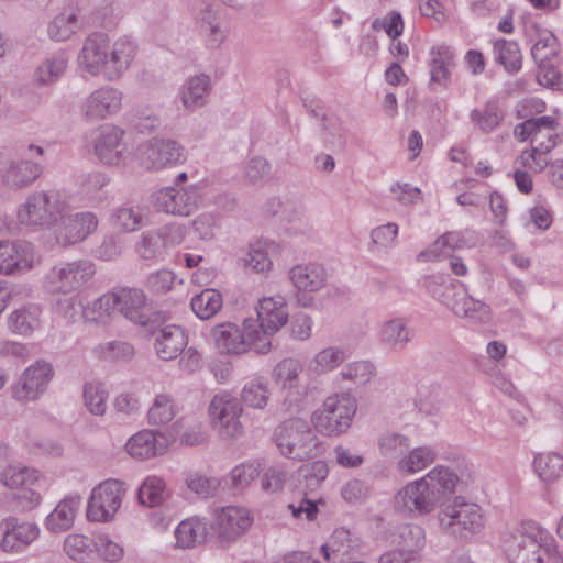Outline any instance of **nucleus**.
<instances>
[{
    "mask_svg": "<svg viewBox=\"0 0 563 563\" xmlns=\"http://www.w3.org/2000/svg\"><path fill=\"white\" fill-rule=\"evenodd\" d=\"M54 376L53 366L44 361L24 369L19 380L11 387L12 396L19 401L37 400L47 389Z\"/></svg>",
    "mask_w": 563,
    "mask_h": 563,
    "instance_id": "a211bd4d",
    "label": "nucleus"
},
{
    "mask_svg": "<svg viewBox=\"0 0 563 563\" xmlns=\"http://www.w3.org/2000/svg\"><path fill=\"white\" fill-rule=\"evenodd\" d=\"M440 528L449 536L468 539L484 528V515L481 507L456 496L452 501L441 503L438 512Z\"/></svg>",
    "mask_w": 563,
    "mask_h": 563,
    "instance_id": "423d86ee",
    "label": "nucleus"
},
{
    "mask_svg": "<svg viewBox=\"0 0 563 563\" xmlns=\"http://www.w3.org/2000/svg\"><path fill=\"white\" fill-rule=\"evenodd\" d=\"M470 118L481 131L489 133L499 125L504 112L497 101H487L483 107L473 109Z\"/></svg>",
    "mask_w": 563,
    "mask_h": 563,
    "instance_id": "de8ad7c7",
    "label": "nucleus"
},
{
    "mask_svg": "<svg viewBox=\"0 0 563 563\" xmlns=\"http://www.w3.org/2000/svg\"><path fill=\"white\" fill-rule=\"evenodd\" d=\"M241 413L239 400L227 393L216 395L209 406L211 423L222 438L233 439L242 434Z\"/></svg>",
    "mask_w": 563,
    "mask_h": 563,
    "instance_id": "2eb2a0df",
    "label": "nucleus"
},
{
    "mask_svg": "<svg viewBox=\"0 0 563 563\" xmlns=\"http://www.w3.org/2000/svg\"><path fill=\"white\" fill-rule=\"evenodd\" d=\"M256 331L271 340L288 321V310L282 298L268 297L258 301L256 307Z\"/></svg>",
    "mask_w": 563,
    "mask_h": 563,
    "instance_id": "b1692460",
    "label": "nucleus"
},
{
    "mask_svg": "<svg viewBox=\"0 0 563 563\" xmlns=\"http://www.w3.org/2000/svg\"><path fill=\"white\" fill-rule=\"evenodd\" d=\"M211 90L210 78L205 74L190 77L185 82L181 90V102L188 110L200 108L207 102V97Z\"/></svg>",
    "mask_w": 563,
    "mask_h": 563,
    "instance_id": "4c0bfd02",
    "label": "nucleus"
},
{
    "mask_svg": "<svg viewBox=\"0 0 563 563\" xmlns=\"http://www.w3.org/2000/svg\"><path fill=\"white\" fill-rule=\"evenodd\" d=\"M136 55V44L128 36L110 45L106 33L93 32L84 41L78 54L80 69L107 81H117L130 68Z\"/></svg>",
    "mask_w": 563,
    "mask_h": 563,
    "instance_id": "f257e3e1",
    "label": "nucleus"
},
{
    "mask_svg": "<svg viewBox=\"0 0 563 563\" xmlns=\"http://www.w3.org/2000/svg\"><path fill=\"white\" fill-rule=\"evenodd\" d=\"M299 473L305 481L306 487L309 490H314L327 478L329 468L324 461L318 460L302 465L299 468Z\"/></svg>",
    "mask_w": 563,
    "mask_h": 563,
    "instance_id": "69168bd1",
    "label": "nucleus"
},
{
    "mask_svg": "<svg viewBox=\"0 0 563 563\" xmlns=\"http://www.w3.org/2000/svg\"><path fill=\"white\" fill-rule=\"evenodd\" d=\"M288 478V471L284 465H273L263 473L261 484L265 492L275 493L283 489Z\"/></svg>",
    "mask_w": 563,
    "mask_h": 563,
    "instance_id": "774afa93",
    "label": "nucleus"
},
{
    "mask_svg": "<svg viewBox=\"0 0 563 563\" xmlns=\"http://www.w3.org/2000/svg\"><path fill=\"white\" fill-rule=\"evenodd\" d=\"M531 30L538 33V40L531 47V55L541 71L545 74L547 68H552L558 64V40L553 33L549 31L544 30L539 32L536 24H531Z\"/></svg>",
    "mask_w": 563,
    "mask_h": 563,
    "instance_id": "f704fd0d",
    "label": "nucleus"
},
{
    "mask_svg": "<svg viewBox=\"0 0 563 563\" xmlns=\"http://www.w3.org/2000/svg\"><path fill=\"white\" fill-rule=\"evenodd\" d=\"M80 504L81 497L79 495L75 494L66 496L46 517V529L54 533L64 532L70 529L74 525Z\"/></svg>",
    "mask_w": 563,
    "mask_h": 563,
    "instance_id": "2f4dec72",
    "label": "nucleus"
},
{
    "mask_svg": "<svg viewBox=\"0 0 563 563\" xmlns=\"http://www.w3.org/2000/svg\"><path fill=\"white\" fill-rule=\"evenodd\" d=\"M187 487L201 498L213 496L219 487V482L213 477H206L200 474H190L186 478Z\"/></svg>",
    "mask_w": 563,
    "mask_h": 563,
    "instance_id": "338daca9",
    "label": "nucleus"
},
{
    "mask_svg": "<svg viewBox=\"0 0 563 563\" xmlns=\"http://www.w3.org/2000/svg\"><path fill=\"white\" fill-rule=\"evenodd\" d=\"M422 285L432 298L449 309L455 297H457L460 289L464 287L463 283L442 274L426 276L422 280Z\"/></svg>",
    "mask_w": 563,
    "mask_h": 563,
    "instance_id": "72a5a7b5",
    "label": "nucleus"
},
{
    "mask_svg": "<svg viewBox=\"0 0 563 563\" xmlns=\"http://www.w3.org/2000/svg\"><path fill=\"white\" fill-rule=\"evenodd\" d=\"M510 563H563L554 538L533 521H525L507 541Z\"/></svg>",
    "mask_w": 563,
    "mask_h": 563,
    "instance_id": "7ed1b4c3",
    "label": "nucleus"
},
{
    "mask_svg": "<svg viewBox=\"0 0 563 563\" xmlns=\"http://www.w3.org/2000/svg\"><path fill=\"white\" fill-rule=\"evenodd\" d=\"M558 126L555 119L543 115L517 124L514 134L521 142L530 139L533 151L547 155L556 146Z\"/></svg>",
    "mask_w": 563,
    "mask_h": 563,
    "instance_id": "ddd939ff",
    "label": "nucleus"
},
{
    "mask_svg": "<svg viewBox=\"0 0 563 563\" xmlns=\"http://www.w3.org/2000/svg\"><path fill=\"white\" fill-rule=\"evenodd\" d=\"M257 321L253 318L244 319L242 329L233 322H224L211 329L214 345L221 354L241 355L249 351L257 354H267L272 350V341L256 331Z\"/></svg>",
    "mask_w": 563,
    "mask_h": 563,
    "instance_id": "20e7f679",
    "label": "nucleus"
},
{
    "mask_svg": "<svg viewBox=\"0 0 563 563\" xmlns=\"http://www.w3.org/2000/svg\"><path fill=\"white\" fill-rule=\"evenodd\" d=\"M374 372L375 366L369 361H355L346 364L340 372V376L355 385H365L371 380Z\"/></svg>",
    "mask_w": 563,
    "mask_h": 563,
    "instance_id": "e2e57ef3",
    "label": "nucleus"
},
{
    "mask_svg": "<svg viewBox=\"0 0 563 563\" xmlns=\"http://www.w3.org/2000/svg\"><path fill=\"white\" fill-rule=\"evenodd\" d=\"M415 330L404 318L385 321L379 330L380 343L390 351L400 352L413 340Z\"/></svg>",
    "mask_w": 563,
    "mask_h": 563,
    "instance_id": "7c9ffc66",
    "label": "nucleus"
},
{
    "mask_svg": "<svg viewBox=\"0 0 563 563\" xmlns=\"http://www.w3.org/2000/svg\"><path fill=\"white\" fill-rule=\"evenodd\" d=\"M134 347L125 341H110L100 343L93 347V354L98 358L110 362H128L134 356Z\"/></svg>",
    "mask_w": 563,
    "mask_h": 563,
    "instance_id": "603ef678",
    "label": "nucleus"
},
{
    "mask_svg": "<svg viewBox=\"0 0 563 563\" xmlns=\"http://www.w3.org/2000/svg\"><path fill=\"white\" fill-rule=\"evenodd\" d=\"M43 173V166L30 159L11 161L1 174L3 187L19 191L30 187Z\"/></svg>",
    "mask_w": 563,
    "mask_h": 563,
    "instance_id": "a878e982",
    "label": "nucleus"
},
{
    "mask_svg": "<svg viewBox=\"0 0 563 563\" xmlns=\"http://www.w3.org/2000/svg\"><path fill=\"white\" fill-rule=\"evenodd\" d=\"M142 210L139 206L123 205L115 209L111 216L112 225L124 233L139 230L142 225Z\"/></svg>",
    "mask_w": 563,
    "mask_h": 563,
    "instance_id": "3c124183",
    "label": "nucleus"
},
{
    "mask_svg": "<svg viewBox=\"0 0 563 563\" xmlns=\"http://www.w3.org/2000/svg\"><path fill=\"white\" fill-rule=\"evenodd\" d=\"M201 199V192L197 185L179 189L165 187L152 196V202L156 210L178 217H188L194 213L199 208Z\"/></svg>",
    "mask_w": 563,
    "mask_h": 563,
    "instance_id": "9d476101",
    "label": "nucleus"
},
{
    "mask_svg": "<svg viewBox=\"0 0 563 563\" xmlns=\"http://www.w3.org/2000/svg\"><path fill=\"white\" fill-rule=\"evenodd\" d=\"M86 24L79 2H70L48 24L47 34L51 40L63 42L69 40Z\"/></svg>",
    "mask_w": 563,
    "mask_h": 563,
    "instance_id": "393cba45",
    "label": "nucleus"
},
{
    "mask_svg": "<svg viewBox=\"0 0 563 563\" xmlns=\"http://www.w3.org/2000/svg\"><path fill=\"white\" fill-rule=\"evenodd\" d=\"M450 310L455 316L474 322H487L490 318L489 306L470 296L465 287L460 289V292L451 305Z\"/></svg>",
    "mask_w": 563,
    "mask_h": 563,
    "instance_id": "c9c22d12",
    "label": "nucleus"
},
{
    "mask_svg": "<svg viewBox=\"0 0 563 563\" xmlns=\"http://www.w3.org/2000/svg\"><path fill=\"white\" fill-rule=\"evenodd\" d=\"M108 391L100 382H89L84 387V400L88 410L95 416H102L107 410Z\"/></svg>",
    "mask_w": 563,
    "mask_h": 563,
    "instance_id": "4d7b16f0",
    "label": "nucleus"
},
{
    "mask_svg": "<svg viewBox=\"0 0 563 563\" xmlns=\"http://www.w3.org/2000/svg\"><path fill=\"white\" fill-rule=\"evenodd\" d=\"M494 56L509 73H516L521 68L522 56L519 46L514 41L505 38L494 43Z\"/></svg>",
    "mask_w": 563,
    "mask_h": 563,
    "instance_id": "09e8293b",
    "label": "nucleus"
},
{
    "mask_svg": "<svg viewBox=\"0 0 563 563\" xmlns=\"http://www.w3.org/2000/svg\"><path fill=\"white\" fill-rule=\"evenodd\" d=\"M398 548L406 553L417 555V552L424 547L426 536L422 527L406 523L398 528Z\"/></svg>",
    "mask_w": 563,
    "mask_h": 563,
    "instance_id": "5fc2aeb1",
    "label": "nucleus"
},
{
    "mask_svg": "<svg viewBox=\"0 0 563 563\" xmlns=\"http://www.w3.org/2000/svg\"><path fill=\"white\" fill-rule=\"evenodd\" d=\"M175 417V406L172 397L167 394H159L155 397L148 409V422L151 424H165Z\"/></svg>",
    "mask_w": 563,
    "mask_h": 563,
    "instance_id": "680f3d73",
    "label": "nucleus"
},
{
    "mask_svg": "<svg viewBox=\"0 0 563 563\" xmlns=\"http://www.w3.org/2000/svg\"><path fill=\"white\" fill-rule=\"evenodd\" d=\"M156 355L163 361L175 360L188 344L185 330L175 324H168L153 332Z\"/></svg>",
    "mask_w": 563,
    "mask_h": 563,
    "instance_id": "bb28decb",
    "label": "nucleus"
},
{
    "mask_svg": "<svg viewBox=\"0 0 563 563\" xmlns=\"http://www.w3.org/2000/svg\"><path fill=\"white\" fill-rule=\"evenodd\" d=\"M288 277L299 291L314 292L327 284V271L319 263L297 264L289 269Z\"/></svg>",
    "mask_w": 563,
    "mask_h": 563,
    "instance_id": "cd10ccee",
    "label": "nucleus"
},
{
    "mask_svg": "<svg viewBox=\"0 0 563 563\" xmlns=\"http://www.w3.org/2000/svg\"><path fill=\"white\" fill-rule=\"evenodd\" d=\"M35 263V251L25 241H0V273L12 275L31 269Z\"/></svg>",
    "mask_w": 563,
    "mask_h": 563,
    "instance_id": "412c9836",
    "label": "nucleus"
},
{
    "mask_svg": "<svg viewBox=\"0 0 563 563\" xmlns=\"http://www.w3.org/2000/svg\"><path fill=\"white\" fill-rule=\"evenodd\" d=\"M397 462V468L404 474H413L428 467L435 459L430 446H418L407 452Z\"/></svg>",
    "mask_w": 563,
    "mask_h": 563,
    "instance_id": "49530a36",
    "label": "nucleus"
},
{
    "mask_svg": "<svg viewBox=\"0 0 563 563\" xmlns=\"http://www.w3.org/2000/svg\"><path fill=\"white\" fill-rule=\"evenodd\" d=\"M363 541L356 531L345 527L336 528L321 547L328 563H343L361 551Z\"/></svg>",
    "mask_w": 563,
    "mask_h": 563,
    "instance_id": "aec40b11",
    "label": "nucleus"
},
{
    "mask_svg": "<svg viewBox=\"0 0 563 563\" xmlns=\"http://www.w3.org/2000/svg\"><path fill=\"white\" fill-rule=\"evenodd\" d=\"M223 298L216 289L207 288L192 297L190 301L194 313L201 320H208L216 316L222 308Z\"/></svg>",
    "mask_w": 563,
    "mask_h": 563,
    "instance_id": "c03bdc74",
    "label": "nucleus"
},
{
    "mask_svg": "<svg viewBox=\"0 0 563 563\" xmlns=\"http://www.w3.org/2000/svg\"><path fill=\"white\" fill-rule=\"evenodd\" d=\"M197 23L200 33L207 38L210 47H219L228 36V29L222 16L211 7L200 11Z\"/></svg>",
    "mask_w": 563,
    "mask_h": 563,
    "instance_id": "e433bc0d",
    "label": "nucleus"
},
{
    "mask_svg": "<svg viewBox=\"0 0 563 563\" xmlns=\"http://www.w3.org/2000/svg\"><path fill=\"white\" fill-rule=\"evenodd\" d=\"M533 468L544 483H553L563 475V456L554 453H540L534 456Z\"/></svg>",
    "mask_w": 563,
    "mask_h": 563,
    "instance_id": "a18cd8bd",
    "label": "nucleus"
},
{
    "mask_svg": "<svg viewBox=\"0 0 563 563\" xmlns=\"http://www.w3.org/2000/svg\"><path fill=\"white\" fill-rule=\"evenodd\" d=\"M64 210V202L55 190H41L30 194L18 208L16 217L21 224L44 227L56 222Z\"/></svg>",
    "mask_w": 563,
    "mask_h": 563,
    "instance_id": "1a4fd4ad",
    "label": "nucleus"
},
{
    "mask_svg": "<svg viewBox=\"0 0 563 563\" xmlns=\"http://www.w3.org/2000/svg\"><path fill=\"white\" fill-rule=\"evenodd\" d=\"M140 158L146 169L158 170L183 164L186 153L175 140L153 137L141 146Z\"/></svg>",
    "mask_w": 563,
    "mask_h": 563,
    "instance_id": "4468645a",
    "label": "nucleus"
},
{
    "mask_svg": "<svg viewBox=\"0 0 563 563\" xmlns=\"http://www.w3.org/2000/svg\"><path fill=\"white\" fill-rule=\"evenodd\" d=\"M124 131L112 124L99 128L95 139V153L106 165H119L125 159L126 146L122 142Z\"/></svg>",
    "mask_w": 563,
    "mask_h": 563,
    "instance_id": "4be33fe9",
    "label": "nucleus"
},
{
    "mask_svg": "<svg viewBox=\"0 0 563 563\" xmlns=\"http://www.w3.org/2000/svg\"><path fill=\"white\" fill-rule=\"evenodd\" d=\"M302 369L303 366L299 360L286 357L274 366L272 378L283 389L291 390L298 387Z\"/></svg>",
    "mask_w": 563,
    "mask_h": 563,
    "instance_id": "a19ab883",
    "label": "nucleus"
},
{
    "mask_svg": "<svg viewBox=\"0 0 563 563\" xmlns=\"http://www.w3.org/2000/svg\"><path fill=\"white\" fill-rule=\"evenodd\" d=\"M125 485L109 478L92 489L88 501L87 517L91 521H109L121 506Z\"/></svg>",
    "mask_w": 563,
    "mask_h": 563,
    "instance_id": "9b49d317",
    "label": "nucleus"
},
{
    "mask_svg": "<svg viewBox=\"0 0 563 563\" xmlns=\"http://www.w3.org/2000/svg\"><path fill=\"white\" fill-rule=\"evenodd\" d=\"M261 473V464L256 461L241 463L233 467L228 475L234 490L245 489Z\"/></svg>",
    "mask_w": 563,
    "mask_h": 563,
    "instance_id": "bf43d9fd",
    "label": "nucleus"
},
{
    "mask_svg": "<svg viewBox=\"0 0 563 563\" xmlns=\"http://www.w3.org/2000/svg\"><path fill=\"white\" fill-rule=\"evenodd\" d=\"M430 86L445 87L455 67V53L451 46L441 44L430 51Z\"/></svg>",
    "mask_w": 563,
    "mask_h": 563,
    "instance_id": "c756f323",
    "label": "nucleus"
},
{
    "mask_svg": "<svg viewBox=\"0 0 563 563\" xmlns=\"http://www.w3.org/2000/svg\"><path fill=\"white\" fill-rule=\"evenodd\" d=\"M41 309L35 305L23 306L10 313L8 327L11 332L29 335L40 327Z\"/></svg>",
    "mask_w": 563,
    "mask_h": 563,
    "instance_id": "ea45409f",
    "label": "nucleus"
},
{
    "mask_svg": "<svg viewBox=\"0 0 563 563\" xmlns=\"http://www.w3.org/2000/svg\"><path fill=\"white\" fill-rule=\"evenodd\" d=\"M98 227L97 216L90 211L77 212L63 219L55 229L56 242L62 246H68L85 240Z\"/></svg>",
    "mask_w": 563,
    "mask_h": 563,
    "instance_id": "5701e85b",
    "label": "nucleus"
},
{
    "mask_svg": "<svg viewBox=\"0 0 563 563\" xmlns=\"http://www.w3.org/2000/svg\"><path fill=\"white\" fill-rule=\"evenodd\" d=\"M428 487L422 478L407 484L394 497L395 510L413 518L431 514L440 503Z\"/></svg>",
    "mask_w": 563,
    "mask_h": 563,
    "instance_id": "f8f14e48",
    "label": "nucleus"
},
{
    "mask_svg": "<svg viewBox=\"0 0 563 563\" xmlns=\"http://www.w3.org/2000/svg\"><path fill=\"white\" fill-rule=\"evenodd\" d=\"M379 451L386 459H401L410 449V440L400 433H386L379 438Z\"/></svg>",
    "mask_w": 563,
    "mask_h": 563,
    "instance_id": "13d9d810",
    "label": "nucleus"
},
{
    "mask_svg": "<svg viewBox=\"0 0 563 563\" xmlns=\"http://www.w3.org/2000/svg\"><path fill=\"white\" fill-rule=\"evenodd\" d=\"M123 92L112 86H102L89 93L80 104L86 121L97 122L111 118L122 109Z\"/></svg>",
    "mask_w": 563,
    "mask_h": 563,
    "instance_id": "f3484780",
    "label": "nucleus"
},
{
    "mask_svg": "<svg viewBox=\"0 0 563 563\" xmlns=\"http://www.w3.org/2000/svg\"><path fill=\"white\" fill-rule=\"evenodd\" d=\"M284 218L290 223L286 228L288 235H306L311 231V225L306 216V208L301 199L288 200L283 208Z\"/></svg>",
    "mask_w": 563,
    "mask_h": 563,
    "instance_id": "37998d69",
    "label": "nucleus"
},
{
    "mask_svg": "<svg viewBox=\"0 0 563 563\" xmlns=\"http://www.w3.org/2000/svg\"><path fill=\"white\" fill-rule=\"evenodd\" d=\"M136 252L144 260L161 256L165 252V242H163L158 230L144 232L136 244Z\"/></svg>",
    "mask_w": 563,
    "mask_h": 563,
    "instance_id": "0e129e2a",
    "label": "nucleus"
},
{
    "mask_svg": "<svg viewBox=\"0 0 563 563\" xmlns=\"http://www.w3.org/2000/svg\"><path fill=\"white\" fill-rule=\"evenodd\" d=\"M166 497L165 481L158 476H147L137 492L140 504L147 507H156Z\"/></svg>",
    "mask_w": 563,
    "mask_h": 563,
    "instance_id": "864d4df0",
    "label": "nucleus"
},
{
    "mask_svg": "<svg viewBox=\"0 0 563 563\" xmlns=\"http://www.w3.org/2000/svg\"><path fill=\"white\" fill-rule=\"evenodd\" d=\"M175 537L179 548H192L205 542L207 537L206 523L198 518L183 520L175 530Z\"/></svg>",
    "mask_w": 563,
    "mask_h": 563,
    "instance_id": "79ce46f5",
    "label": "nucleus"
},
{
    "mask_svg": "<svg viewBox=\"0 0 563 563\" xmlns=\"http://www.w3.org/2000/svg\"><path fill=\"white\" fill-rule=\"evenodd\" d=\"M68 65V58L63 52H58L44 59L34 73V82L37 86H49L58 81Z\"/></svg>",
    "mask_w": 563,
    "mask_h": 563,
    "instance_id": "58836bf2",
    "label": "nucleus"
},
{
    "mask_svg": "<svg viewBox=\"0 0 563 563\" xmlns=\"http://www.w3.org/2000/svg\"><path fill=\"white\" fill-rule=\"evenodd\" d=\"M356 400L347 393L329 396L322 409L312 415V421L322 433L333 437L344 433L356 412Z\"/></svg>",
    "mask_w": 563,
    "mask_h": 563,
    "instance_id": "0eeeda50",
    "label": "nucleus"
},
{
    "mask_svg": "<svg viewBox=\"0 0 563 563\" xmlns=\"http://www.w3.org/2000/svg\"><path fill=\"white\" fill-rule=\"evenodd\" d=\"M342 349L330 346L318 352L311 361V367L317 373H327L335 369L345 361Z\"/></svg>",
    "mask_w": 563,
    "mask_h": 563,
    "instance_id": "052dcab7",
    "label": "nucleus"
},
{
    "mask_svg": "<svg viewBox=\"0 0 563 563\" xmlns=\"http://www.w3.org/2000/svg\"><path fill=\"white\" fill-rule=\"evenodd\" d=\"M421 478L429 486L428 488L433 492V496L439 503L454 495L460 484L457 474L444 465H437Z\"/></svg>",
    "mask_w": 563,
    "mask_h": 563,
    "instance_id": "473e14b6",
    "label": "nucleus"
},
{
    "mask_svg": "<svg viewBox=\"0 0 563 563\" xmlns=\"http://www.w3.org/2000/svg\"><path fill=\"white\" fill-rule=\"evenodd\" d=\"M241 398L243 402L252 408H264L269 399L268 382L264 377H254L249 380L242 391Z\"/></svg>",
    "mask_w": 563,
    "mask_h": 563,
    "instance_id": "8fccbe9b",
    "label": "nucleus"
},
{
    "mask_svg": "<svg viewBox=\"0 0 563 563\" xmlns=\"http://www.w3.org/2000/svg\"><path fill=\"white\" fill-rule=\"evenodd\" d=\"M167 445V439L163 434L143 430L132 435L125 448L132 457L146 460L163 454Z\"/></svg>",
    "mask_w": 563,
    "mask_h": 563,
    "instance_id": "c85d7f7f",
    "label": "nucleus"
},
{
    "mask_svg": "<svg viewBox=\"0 0 563 563\" xmlns=\"http://www.w3.org/2000/svg\"><path fill=\"white\" fill-rule=\"evenodd\" d=\"M145 292L135 287H114L93 302V311L110 317L118 312L131 322L143 325H161L168 320L166 311H154L146 305Z\"/></svg>",
    "mask_w": 563,
    "mask_h": 563,
    "instance_id": "f03ea898",
    "label": "nucleus"
},
{
    "mask_svg": "<svg viewBox=\"0 0 563 563\" xmlns=\"http://www.w3.org/2000/svg\"><path fill=\"white\" fill-rule=\"evenodd\" d=\"M253 516L246 508L227 506L217 509L212 528L222 545H230L243 536L252 526Z\"/></svg>",
    "mask_w": 563,
    "mask_h": 563,
    "instance_id": "dca6fc26",
    "label": "nucleus"
},
{
    "mask_svg": "<svg viewBox=\"0 0 563 563\" xmlns=\"http://www.w3.org/2000/svg\"><path fill=\"white\" fill-rule=\"evenodd\" d=\"M64 551L75 561H85L96 554L95 540L84 534H69L64 541Z\"/></svg>",
    "mask_w": 563,
    "mask_h": 563,
    "instance_id": "6e6d98bb",
    "label": "nucleus"
},
{
    "mask_svg": "<svg viewBox=\"0 0 563 563\" xmlns=\"http://www.w3.org/2000/svg\"><path fill=\"white\" fill-rule=\"evenodd\" d=\"M280 453L290 460L305 461L319 453V438L310 423L302 418L283 421L274 431Z\"/></svg>",
    "mask_w": 563,
    "mask_h": 563,
    "instance_id": "39448f33",
    "label": "nucleus"
},
{
    "mask_svg": "<svg viewBox=\"0 0 563 563\" xmlns=\"http://www.w3.org/2000/svg\"><path fill=\"white\" fill-rule=\"evenodd\" d=\"M97 269L89 260L60 262L49 268L43 278V288L49 294H69L92 279Z\"/></svg>",
    "mask_w": 563,
    "mask_h": 563,
    "instance_id": "6e6552de",
    "label": "nucleus"
},
{
    "mask_svg": "<svg viewBox=\"0 0 563 563\" xmlns=\"http://www.w3.org/2000/svg\"><path fill=\"white\" fill-rule=\"evenodd\" d=\"M3 526L0 549L5 553L20 554L40 537V527L35 522H20L16 517L10 516L3 519Z\"/></svg>",
    "mask_w": 563,
    "mask_h": 563,
    "instance_id": "6ab92c4d",
    "label": "nucleus"
}]
</instances>
